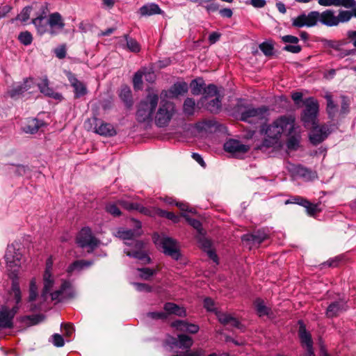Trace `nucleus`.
<instances>
[{"mask_svg":"<svg viewBox=\"0 0 356 356\" xmlns=\"http://www.w3.org/2000/svg\"><path fill=\"white\" fill-rule=\"evenodd\" d=\"M177 113L175 104L152 91L137 106L136 118L138 122H154L158 127L168 126Z\"/></svg>","mask_w":356,"mask_h":356,"instance_id":"1","label":"nucleus"},{"mask_svg":"<svg viewBox=\"0 0 356 356\" xmlns=\"http://www.w3.org/2000/svg\"><path fill=\"white\" fill-rule=\"evenodd\" d=\"M295 118L292 116H281L275 120L272 124L266 129L263 128L262 131L269 139H265L260 149L262 147H269L277 143V140L281 137L282 134L291 133L294 129Z\"/></svg>","mask_w":356,"mask_h":356,"instance_id":"2","label":"nucleus"},{"mask_svg":"<svg viewBox=\"0 0 356 356\" xmlns=\"http://www.w3.org/2000/svg\"><path fill=\"white\" fill-rule=\"evenodd\" d=\"M303 104L305 108L301 115V120L305 127H313L318 124V102L316 99L309 97L303 101Z\"/></svg>","mask_w":356,"mask_h":356,"instance_id":"3","label":"nucleus"},{"mask_svg":"<svg viewBox=\"0 0 356 356\" xmlns=\"http://www.w3.org/2000/svg\"><path fill=\"white\" fill-rule=\"evenodd\" d=\"M85 125L88 130L92 131L95 134L104 137H112L117 134V131L113 124L96 117L88 119L86 122Z\"/></svg>","mask_w":356,"mask_h":356,"instance_id":"4","label":"nucleus"},{"mask_svg":"<svg viewBox=\"0 0 356 356\" xmlns=\"http://www.w3.org/2000/svg\"><path fill=\"white\" fill-rule=\"evenodd\" d=\"M22 257L21 252L13 245H8L4 259L8 270L13 273L15 277H17L21 267Z\"/></svg>","mask_w":356,"mask_h":356,"instance_id":"5","label":"nucleus"},{"mask_svg":"<svg viewBox=\"0 0 356 356\" xmlns=\"http://www.w3.org/2000/svg\"><path fill=\"white\" fill-rule=\"evenodd\" d=\"M49 296L52 301L60 302L65 299L74 298L75 296V291L70 281L62 280L59 288L51 291Z\"/></svg>","mask_w":356,"mask_h":356,"instance_id":"6","label":"nucleus"},{"mask_svg":"<svg viewBox=\"0 0 356 356\" xmlns=\"http://www.w3.org/2000/svg\"><path fill=\"white\" fill-rule=\"evenodd\" d=\"M219 90H204L201 104L211 113H217L221 108Z\"/></svg>","mask_w":356,"mask_h":356,"instance_id":"7","label":"nucleus"},{"mask_svg":"<svg viewBox=\"0 0 356 356\" xmlns=\"http://www.w3.org/2000/svg\"><path fill=\"white\" fill-rule=\"evenodd\" d=\"M76 242L79 247L90 248L91 250L97 248L100 245V241L93 236L90 228L86 227L81 229L76 238Z\"/></svg>","mask_w":356,"mask_h":356,"instance_id":"8","label":"nucleus"},{"mask_svg":"<svg viewBox=\"0 0 356 356\" xmlns=\"http://www.w3.org/2000/svg\"><path fill=\"white\" fill-rule=\"evenodd\" d=\"M224 149L234 156L238 157L248 152L250 150V147L237 140L229 139L224 144Z\"/></svg>","mask_w":356,"mask_h":356,"instance_id":"9","label":"nucleus"},{"mask_svg":"<svg viewBox=\"0 0 356 356\" xmlns=\"http://www.w3.org/2000/svg\"><path fill=\"white\" fill-rule=\"evenodd\" d=\"M269 238V234L264 229H258L252 234H244L241 239L247 242L250 247L257 245L259 247L261 243Z\"/></svg>","mask_w":356,"mask_h":356,"instance_id":"10","label":"nucleus"},{"mask_svg":"<svg viewBox=\"0 0 356 356\" xmlns=\"http://www.w3.org/2000/svg\"><path fill=\"white\" fill-rule=\"evenodd\" d=\"M18 311V307H13L9 309L7 307H3L0 310V327L12 328L13 327V319Z\"/></svg>","mask_w":356,"mask_h":356,"instance_id":"11","label":"nucleus"},{"mask_svg":"<svg viewBox=\"0 0 356 356\" xmlns=\"http://www.w3.org/2000/svg\"><path fill=\"white\" fill-rule=\"evenodd\" d=\"M163 252L170 256L175 260H178L181 256L179 248L176 241L171 238H163L161 241Z\"/></svg>","mask_w":356,"mask_h":356,"instance_id":"12","label":"nucleus"},{"mask_svg":"<svg viewBox=\"0 0 356 356\" xmlns=\"http://www.w3.org/2000/svg\"><path fill=\"white\" fill-rule=\"evenodd\" d=\"M56 277L53 273H44L42 275L43 288L41 296L44 301L47 300V296L50 294L55 285Z\"/></svg>","mask_w":356,"mask_h":356,"instance_id":"13","label":"nucleus"},{"mask_svg":"<svg viewBox=\"0 0 356 356\" xmlns=\"http://www.w3.org/2000/svg\"><path fill=\"white\" fill-rule=\"evenodd\" d=\"M266 110L265 108H250L242 114V120L249 122H254L258 120H263Z\"/></svg>","mask_w":356,"mask_h":356,"instance_id":"14","label":"nucleus"},{"mask_svg":"<svg viewBox=\"0 0 356 356\" xmlns=\"http://www.w3.org/2000/svg\"><path fill=\"white\" fill-rule=\"evenodd\" d=\"M347 309L346 303L344 301H336L332 302L327 308L326 316L328 318H333L339 316L341 313Z\"/></svg>","mask_w":356,"mask_h":356,"instance_id":"15","label":"nucleus"},{"mask_svg":"<svg viewBox=\"0 0 356 356\" xmlns=\"http://www.w3.org/2000/svg\"><path fill=\"white\" fill-rule=\"evenodd\" d=\"M286 135L288 136V138L286 143V147L290 151H295L300 147V143L301 140V136L299 131L294 129L291 131V133H287Z\"/></svg>","mask_w":356,"mask_h":356,"instance_id":"16","label":"nucleus"},{"mask_svg":"<svg viewBox=\"0 0 356 356\" xmlns=\"http://www.w3.org/2000/svg\"><path fill=\"white\" fill-rule=\"evenodd\" d=\"M38 86V89H49V80L47 77L38 79L35 81L33 78H28L24 81V86L19 87L18 89H26Z\"/></svg>","mask_w":356,"mask_h":356,"instance_id":"17","label":"nucleus"},{"mask_svg":"<svg viewBox=\"0 0 356 356\" xmlns=\"http://www.w3.org/2000/svg\"><path fill=\"white\" fill-rule=\"evenodd\" d=\"M319 22L327 26H337V17L333 10L327 9L320 13Z\"/></svg>","mask_w":356,"mask_h":356,"instance_id":"18","label":"nucleus"},{"mask_svg":"<svg viewBox=\"0 0 356 356\" xmlns=\"http://www.w3.org/2000/svg\"><path fill=\"white\" fill-rule=\"evenodd\" d=\"M288 169L290 172L292 173L302 177L305 178L310 179L313 177H314L315 173L310 169H308L301 165H293V164H289L288 166Z\"/></svg>","mask_w":356,"mask_h":356,"instance_id":"19","label":"nucleus"},{"mask_svg":"<svg viewBox=\"0 0 356 356\" xmlns=\"http://www.w3.org/2000/svg\"><path fill=\"white\" fill-rule=\"evenodd\" d=\"M327 99V107L326 111L329 115V118L332 120H335L336 118H342L339 115V111L338 105L332 99V97L330 95L325 96Z\"/></svg>","mask_w":356,"mask_h":356,"instance_id":"20","label":"nucleus"},{"mask_svg":"<svg viewBox=\"0 0 356 356\" xmlns=\"http://www.w3.org/2000/svg\"><path fill=\"white\" fill-rule=\"evenodd\" d=\"M300 327L298 334L300 339L301 343L306 346L307 350L312 349L313 341L311 334L307 331L305 325L302 321L299 322Z\"/></svg>","mask_w":356,"mask_h":356,"instance_id":"21","label":"nucleus"},{"mask_svg":"<svg viewBox=\"0 0 356 356\" xmlns=\"http://www.w3.org/2000/svg\"><path fill=\"white\" fill-rule=\"evenodd\" d=\"M44 125V123L42 121L38 120L36 118H31L26 120V124L23 127V130L27 134H33Z\"/></svg>","mask_w":356,"mask_h":356,"instance_id":"22","label":"nucleus"},{"mask_svg":"<svg viewBox=\"0 0 356 356\" xmlns=\"http://www.w3.org/2000/svg\"><path fill=\"white\" fill-rule=\"evenodd\" d=\"M253 305L256 309L257 314L259 317L264 316H270L273 314L271 308L266 305L264 300L261 298H257L254 301Z\"/></svg>","mask_w":356,"mask_h":356,"instance_id":"23","label":"nucleus"},{"mask_svg":"<svg viewBox=\"0 0 356 356\" xmlns=\"http://www.w3.org/2000/svg\"><path fill=\"white\" fill-rule=\"evenodd\" d=\"M32 24L35 26L38 33L40 35L47 32L49 23L45 17L40 15L33 19Z\"/></svg>","mask_w":356,"mask_h":356,"instance_id":"24","label":"nucleus"},{"mask_svg":"<svg viewBox=\"0 0 356 356\" xmlns=\"http://www.w3.org/2000/svg\"><path fill=\"white\" fill-rule=\"evenodd\" d=\"M92 264V262L87 260H76L72 263L67 269L68 274H72L73 272L77 270L80 271L85 268L89 267Z\"/></svg>","mask_w":356,"mask_h":356,"instance_id":"25","label":"nucleus"},{"mask_svg":"<svg viewBox=\"0 0 356 356\" xmlns=\"http://www.w3.org/2000/svg\"><path fill=\"white\" fill-rule=\"evenodd\" d=\"M165 311L169 314H175L179 316H186V312L184 307H181L172 302H167L164 305Z\"/></svg>","mask_w":356,"mask_h":356,"instance_id":"26","label":"nucleus"},{"mask_svg":"<svg viewBox=\"0 0 356 356\" xmlns=\"http://www.w3.org/2000/svg\"><path fill=\"white\" fill-rule=\"evenodd\" d=\"M190 89H218L215 84L206 85L202 77H197L193 79L189 84Z\"/></svg>","mask_w":356,"mask_h":356,"instance_id":"27","label":"nucleus"},{"mask_svg":"<svg viewBox=\"0 0 356 356\" xmlns=\"http://www.w3.org/2000/svg\"><path fill=\"white\" fill-rule=\"evenodd\" d=\"M259 48L266 57L271 58L275 54L274 42L272 40L261 42Z\"/></svg>","mask_w":356,"mask_h":356,"instance_id":"28","label":"nucleus"},{"mask_svg":"<svg viewBox=\"0 0 356 356\" xmlns=\"http://www.w3.org/2000/svg\"><path fill=\"white\" fill-rule=\"evenodd\" d=\"M48 23L49 26L51 28L57 26L60 29H63L65 26V23L63 22L61 15L57 12L49 15Z\"/></svg>","mask_w":356,"mask_h":356,"instance_id":"29","label":"nucleus"},{"mask_svg":"<svg viewBox=\"0 0 356 356\" xmlns=\"http://www.w3.org/2000/svg\"><path fill=\"white\" fill-rule=\"evenodd\" d=\"M161 13V8L156 3L144 5L140 8V13L141 15H152L155 14H160Z\"/></svg>","mask_w":356,"mask_h":356,"instance_id":"30","label":"nucleus"},{"mask_svg":"<svg viewBox=\"0 0 356 356\" xmlns=\"http://www.w3.org/2000/svg\"><path fill=\"white\" fill-rule=\"evenodd\" d=\"M195 102L191 98H187L185 99L183 104V112L186 116L191 117L195 114Z\"/></svg>","mask_w":356,"mask_h":356,"instance_id":"31","label":"nucleus"},{"mask_svg":"<svg viewBox=\"0 0 356 356\" xmlns=\"http://www.w3.org/2000/svg\"><path fill=\"white\" fill-rule=\"evenodd\" d=\"M300 204L306 209L307 213L311 216H314L321 211L319 204H312L307 200L302 199Z\"/></svg>","mask_w":356,"mask_h":356,"instance_id":"32","label":"nucleus"},{"mask_svg":"<svg viewBox=\"0 0 356 356\" xmlns=\"http://www.w3.org/2000/svg\"><path fill=\"white\" fill-rule=\"evenodd\" d=\"M200 245L201 248L207 252L210 259H211L214 261H217L218 256L211 249V243L209 240L207 238H201L199 241Z\"/></svg>","mask_w":356,"mask_h":356,"instance_id":"33","label":"nucleus"},{"mask_svg":"<svg viewBox=\"0 0 356 356\" xmlns=\"http://www.w3.org/2000/svg\"><path fill=\"white\" fill-rule=\"evenodd\" d=\"M65 74L71 84V86L73 87L74 89H86V87L84 85V83L78 80V79L74 73L69 71L66 72Z\"/></svg>","mask_w":356,"mask_h":356,"instance_id":"34","label":"nucleus"},{"mask_svg":"<svg viewBox=\"0 0 356 356\" xmlns=\"http://www.w3.org/2000/svg\"><path fill=\"white\" fill-rule=\"evenodd\" d=\"M308 129H312V133L309 136V139L312 143L317 145L321 143L325 139V135H323L317 129V124L313 127H307Z\"/></svg>","mask_w":356,"mask_h":356,"instance_id":"35","label":"nucleus"},{"mask_svg":"<svg viewBox=\"0 0 356 356\" xmlns=\"http://www.w3.org/2000/svg\"><path fill=\"white\" fill-rule=\"evenodd\" d=\"M144 73L142 67L134 73L132 78L134 89H141L143 88Z\"/></svg>","mask_w":356,"mask_h":356,"instance_id":"36","label":"nucleus"},{"mask_svg":"<svg viewBox=\"0 0 356 356\" xmlns=\"http://www.w3.org/2000/svg\"><path fill=\"white\" fill-rule=\"evenodd\" d=\"M127 254L129 257H134L142 261L144 264H149L151 262V259L147 256L146 252L143 250L139 251H128Z\"/></svg>","mask_w":356,"mask_h":356,"instance_id":"37","label":"nucleus"},{"mask_svg":"<svg viewBox=\"0 0 356 356\" xmlns=\"http://www.w3.org/2000/svg\"><path fill=\"white\" fill-rule=\"evenodd\" d=\"M124 38L126 41L127 47L131 52L137 53L140 50V44L136 40L129 37V35H124Z\"/></svg>","mask_w":356,"mask_h":356,"instance_id":"38","label":"nucleus"},{"mask_svg":"<svg viewBox=\"0 0 356 356\" xmlns=\"http://www.w3.org/2000/svg\"><path fill=\"white\" fill-rule=\"evenodd\" d=\"M178 344L177 346L181 348H190L193 343V341L191 337L186 334H178Z\"/></svg>","mask_w":356,"mask_h":356,"instance_id":"39","label":"nucleus"},{"mask_svg":"<svg viewBox=\"0 0 356 356\" xmlns=\"http://www.w3.org/2000/svg\"><path fill=\"white\" fill-rule=\"evenodd\" d=\"M353 17V15L351 10H340L338 15L336 16L337 26H338L339 23H346L349 22Z\"/></svg>","mask_w":356,"mask_h":356,"instance_id":"40","label":"nucleus"},{"mask_svg":"<svg viewBox=\"0 0 356 356\" xmlns=\"http://www.w3.org/2000/svg\"><path fill=\"white\" fill-rule=\"evenodd\" d=\"M320 13L318 11H311L306 15V23L307 27H312L317 24L319 21Z\"/></svg>","mask_w":356,"mask_h":356,"instance_id":"41","label":"nucleus"},{"mask_svg":"<svg viewBox=\"0 0 356 356\" xmlns=\"http://www.w3.org/2000/svg\"><path fill=\"white\" fill-rule=\"evenodd\" d=\"M29 292V301L32 302L35 300L38 296V286L36 284V279L35 277L32 278L30 281Z\"/></svg>","mask_w":356,"mask_h":356,"instance_id":"42","label":"nucleus"},{"mask_svg":"<svg viewBox=\"0 0 356 356\" xmlns=\"http://www.w3.org/2000/svg\"><path fill=\"white\" fill-rule=\"evenodd\" d=\"M32 9V7L30 6L24 7L21 13L15 19H13L11 22H13L15 20H21L23 22H26L29 19Z\"/></svg>","mask_w":356,"mask_h":356,"instance_id":"43","label":"nucleus"},{"mask_svg":"<svg viewBox=\"0 0 356 356\" xmlns=\"http://www.w3.org/2000/svg\"><path fill=\"white\" fill-rule=\"evenodd\" d=\"M17 38L19 41L25 46L31 44L33 42L32 34L28 31L19 33Z\"/></svg>","mask_w":356,"mask_h":356,"instance_id":"44","label":"nucleus"},{"mask_svg":"<svg viewBox=\"0 0 356 356\" xmlns=\"http://www.w3.org/2000/svg\"><path fill=\"white\" fill-rule=\"evenodd\" d=\"M136 231L131 229H119L117 232V236L122 239H131L135 236L138 235Z\"/></svg>","mask_w":356,"mask_h":356,"instance_id":"45","label":"nucleus"},{"mask_svg":"<svg viewBox=\"0 0 356 356\" xmlns=\"http://www.w3.org/2000/svg\"><path fill=\"white\" fill-rule=\"evenodd\" d=\"M11 291L16 300V303L18 304L19 302H20L22 298V293L19 284L17 280L13 281Z\"/></svg>","mask_w":356,"mask_h":356,"instance_id":"46","label":"nucleus"},{"mask_svg":"<svg viewBox=\"0 0 356 356\" xmlns=\"http://www.w3.org/2000/svg\"><path fill=\"white\" fill-rule=\"evenodd\" d=\"M292 26L296 28L307 26L306 14L302 13L292 19Z\"/></svg>","mask_w":356,"mask_h":356,"instance_id":"47","label":"nucleus"},{"mask_svg":"<svg viewBox=\"0 0 356 356\" xmlns=\"http://www.w3.org/2000/svg\"><path fill=\"white\" fill-rule=\"evenodd\" d=\"M120 97L128 107L132 106L133 97L131 90H121Z\"/></svg>","mask_w":356,"mask_h":356,"instance_id":"48","label":"nucleus"},{"mask_svg":"<svg viewBox=\"0 0 356 356\" xmlns=\"http://www.w3.org/2000/svg\"><path fill=\"white\" fill-rule=\"evenodd\" d=\"M350 101L345 97H341L339 115L343 118L349 112Z\"/></svg>","mask_w":356,"mask_h":356,"instance_id":"49","label":"nucleus"},{"mask_svg":"<svg viewBox=\"0 0 356 356\" xmlns=\"http://www.w3.org/2000/svg\"><path fill=\"white\" fill-rule=\"evenodd\" d=\"M142 70L144 73V79L145 80L149 83H152L156 80V74L151 69H148L147 67H142Z\"/></svg>","mask_w":356,"mask_h":356,"instance_id":"50","label":"nucleus"},{"mask_svg":"<svg viewBox=\"0 0 356 356\" xmlns=\"http://www.w3.org/2000/svg\"><path fill=\"white\" fill-rule=\"evenodd\" d=\"M138 270L141 273L140 275V277L145 280H149L150 277L153 276L156 273V270L149 268H138Z\"/></svg>","mask_w":356,"mask_h":356,"instance_id":"51","label":"nucleus"},{"mask_svg":"<svg viewBox=\"0 0 356 356\" xmlns=\"http://www.w3.org/2000/svg\"><path fill=\"white\" fill-rule=\"evenodd\" d=\"M346 35L347 38L342 42V44H346L351 43L356 48V31H348Z\"/></svg>","mask_w":356,"mask_h":356,"instance_id":"52","label":"nucleus"},{"mask_svg":"<svg viewBox=\"0 0 356 356\" xmlns=\"http://www.w3.org/2000/svg\"><path fill=\"white\" fill-rule=\"evenodd\" d=\"M189 323L185 321H175L172 323V327H175L176 330L186 332V330L188 329V325Z\"/></svg>","mask_w":356,"mask_h":356,"instance_id":"53","label":"nucleus"},{"mask_svg":"<svg viewBox=\"0 0 356 356\" xmlns=\"http://www.w3.org/2000/svg\"><path fill=\"white\" fill-rule=\"evenodd\" d=\"M356 6L355 0H337L336 6H342L345 8H353Z\"/></svg>","mask_w":356,"mask_h":356,"instance_id":"54","label":"nucleus"},{"mask_svg":"<svg viewBox=\"0 0 356 356\" xmlns=\"http://www.w3.org/2000/svg\"><path fill=\"white\" fill-rule=\"evenodd\" d=\"M106 211L114 216H120L121 211L118 207L114 203H109L106 206Z\"/></svg>","mask_w":356,"mask_h":356,"instance_id":"55","label":"nucleus"},{"mask_svg":"<svg viewBox=\"0 0 356 356\" xmlns=\"http://www.w3.org/2000/svg\"><path fill=\"white\" fill-rule=\"evenodd\" d=\"M282 50L284 51H288L292 54H298L301 51L302 47L300 45L296 44H286L283 48Z\"/></svg>","mask_w":356,"mask_h":356,"instance_id":"56","label":"nucleus"},{"mask_svg":"<svg viewBox=\"0 0 356 356\" xmlns=\"http://www.w3.org/2000/svg\"><path fill=\"white\" fill-rule=\"evenodd\" d=\"M202 6L204 7L209 13H214L219 10V4L213 1L204 3Z\"/></svg>","mask_w":356,"mask_h":356,"instance_id":"57","label":"nucleus"},{"mask_svg":"<svg viewBox=\"0 0 356 356\" xmlns=\"http://www.w3.org/2000/svg\"><path fill=\"white\" fill-rule=\"evenodd\" d=\"M218 321L223 325H227L229 324L230 319L233 316L227 313L218 312L217 313Z\"/></svg>","mask_w":356,"mask_h":356,"instance_id":"58","label":"nucleus"},{"mask_svg":"<svg viewBox=\"0 0 356 356\" xmlns=\"http://www.w3.org/2000/svg\"><path fill=\"white\" fill-rule=\"evenodd\" d=\"M56 56L59 59H63L66 56V45L62 44L54 49Z\"/></svg>","mask_w":356,"mask_h":356,"instance_id":"59","label":"nucleus"},{"mask_svg":"<svg viewBox=\"0 0 356 356\" xmlns=\"http://www.w3.org/2000/svg\"><path fill=\"white\" fill-rule=\"evenodd\" d=\"M184 217L193 227L197 229L200 234L202 233V223L198 220L188 218L186 216H184Z\"/></svg>","mask_w":356,"mask_h":356,"instance_id":"60","label":"nucleus"},{"mask_svg":"<svg viewBox=\"0 0 356 356\" xmlns=\"http://www.w3.org/2000/svg\"><path fill=\"white\" fill-rule=\"evenodd\" d=\"M281 40L284 43H289L288 44H296L299 42V39L298 37L291 35H286L281 37Z\"/></svg>","mask_w":356,"mask_h":356,"instance_id":"61","label":"nucleus"},{"mask_svg":"<svg viewBox=\"0 0 356 356\" xmlns=\"http://www.w3.org/2000/svg\"><path fill=\"white\" fill-rule=\"evenodd\" d=\"M118 204L128 211L136 210L138 203L129 202L124 200H119Z\"/></svg>","mask_w":356,"mask_h":356,"instance_id":"62","label":"nucleus"},{"mask_svg":"<svg viewBox=\"0 0 356 356\" xmlns=\"http://www.w3.org/2000/svg\"><path fill=\"white\" fill-rule=\"evenodd\" d=\"M204 354V350L201 348L193 351H186L181 354L173 355L172 356H201Z\"/></svg>","mask_w":356,"mask_h":356,"instance_id":"63","label":"nucleus"},{"mask_svg":"<svg viewBox=\"0 0 356 356\" xmlns=\"http://www.w3.org/2000/svg\"><path fill=\"white\" fill-rule=\"evenodd\" d=\"M136 207V211H138L145 216H151L154 214L153 210L152 209L145 207L140 204H137V206Z\"/></svg>","mask_w":356,"mask_h":356,"instance_id":"64","label":"nucleus"}]
</instances>
